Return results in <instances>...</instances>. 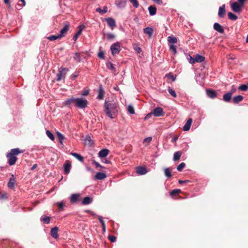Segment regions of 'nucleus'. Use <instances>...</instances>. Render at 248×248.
Instances as JSON below:
<instances>
[{"label": "nucleus", "instance_id": "f257e3e1", "mask_svg": "<svg viewBox=\"0 0 248 248\" xmlns=\"http://www.w3.org/2000/svg\"><path fill=\"white\" fill-rule=\"evenodd\" d=\"M104 111L107 116L111 119L115 118L118 113V106L114 101L106 99L104 103Z\"/></svg>", "mask_w": 248, "mask_h": 248}, {"label": "nucleus", "instance_id": "f03ea898", "mask_svg": "<svg viewBox=\"0 0 248 248\" xmlns=\"http://www.w3.org/2000/svg\"><path fill=\"white\" fill-rule=\"evenodd\" d=\"M23 152V151H20L18 148L11 149L6 155V157L9 158L8 163L9 165L13 166L15 164L17 160L16 155Z\"/></svg>", "mask_w": 248, "mask_h": 248}, {"label": "nucleus", "instance_id": "7ed1b4c3", "mask_svg": "<svg viewBox=\"0 0 248 248\" xmlns=\"http://www.w3.org/2000/svg\"><path fill=\"white\" fill-rule=\"evenodd\" d=\"M88 104V101L85 99L82 98H76V104L75 106L80 108H85Z\"/></svg>", "mask_w": 248, "mask_h": 248}, {"label": "nucleus", "instance_id": "20e7f679", "mask_svg": "<svg viewBox=\"0 0 248 248\" xmlns=\"http://www.w3.org/2000/svg\"><path fill=\"white\" fill-rule=\"evenodd\" d=\"M68 70V69L66 68H61V69H60L57 74V81H59L62 79H64Z\"/></svg>", "mask_w": 248, "mask_h": 248}, {"label": "nucleus", "instance_id": "39448f33", "mask_svg": "<svg viewBox=\"0 0 248 248\" xmlns=\"http://www.w3.org/2000/svg\"><path fill=\"white\" fill-rule=\"evenodd\" d=\"M111 54L113 56L119 53L121 51L120 44L119 42H116L110 46Z\"/></svg>", "mask_w": 248, "mask_h": 248}, {"label": "nucleus", "instance_id": "423d86ee", "mask_svg": "<svg viewBox=\"0 0 248 248\" xmlns=\"http://www.w3.org/2000/svg\"><path fill=\"white\" fill-rule=\"evenodd\" d=\"M244 5L237 2H231V7L232 10L235 13H240L242 11L241 8Z\"/></svg>", "mask_w": 248, "mask_h": 248}, {"label": "nucleus", "instance_id": "0eeeda50", "mask_svg": "<svg viewBox=\"0 0 248 248\" xmlns=\"http://www.w3.org/2000/svg\"><path fill=\"white\" fill-rule=\"evenodd\" d=\"M153 114L155 117L162 116L163 115V109L162 108L157 107L154 109Z\"/></svg>", "mask_w": 248, "mask_h": 248}, {"label": "nucleus", "instance_id": "6e6552de", "mask_svg": "<svg viewBox=\"0 0 248 248\" xmlns=\"http://www.w3.org/2000/svg\"><path fill=\"white\" fill-rule=\"evenodd\" d=\"M106 21L107 22L108 26L111 28V29H113L116 26V22L115 20L112 17H108L105 18Z\"/></svg>", "mask_w": 248, "mask_h": 248}, {"label": "nucleus", "instance_id": "1a4fd4ad", "mask_svg": "<svg viewBox=\"0 0 248 248\" xmlns=\"http://www.w3.org/2000/svg\"><path fill=\"white\" fill-rule=\"evenodd\" d=\"M16 183V181L14 175L12 174L7 184V186L10 189H14Z\"/></svg>", "mask_w": 248, "mask_h": 248}, {"label": "nucleus", "instance_id": "9d476101", "mask_svg": "<svg viewBox=\"0 0 248 248\" xmlns=\"http://www.w3.org/2000/svg\"><path fill=\"white\" fill-rule=\"evenodd\" d=\"M64 104L65 106H66L68 107H70L72 104H74L75 106L76 98L72 96L71 98L67 99L66 100H65Z\"/></svg>", "mask_w": 248, "mask_h": 248}, {"label": "nucleus", "instance_id": "9b49d317", "mask_svg": "<svg viewBox=\"0 0 248 248\" xmlns=\"http://www.w3.org/2000/svg\"><path fill=\"white\" fill-rule=\"evenodd\" d=\"M206 94L210 98H215L217 95V93L212 89H207L206 91Z\"/></svg>", "mask_w": 248, "mask_h": 248}, {"label": "nucleus", "instance_id": "f8f14e48", "mask_svg": "<svg viewBox=\"0 0 248 248\" xmlns=\"http://www.w3.org/2000/svg\"><path fill=\"white\" fill-rule=\"evenodd\" d=\"M58 231V227L55 226L52 228L50 231L51 236L55 239H57L59 237Z\"/></svg>", "mask_w": 248, "mask_h": 248}, {"label": "nucleus", "instance_id": "ddd939ff", "mask_svg": "<svg viewBox=\"0 0 248 248\" xmlns=\"http://www.w3.org/2000/svg\"><path fill=\"white\" fill-rule=\"evenodd\" d=\"M71 168V163L70 161L66 160L63 165V169L65 173H69Z\"/></svg>", "mask_w": 248, "mask_h": 248}, {"label": "nucleus", "instance_id": "4468645a", "mask_svg": "<svg viewBox=\"0 0 248 248\" xmlns=\"http://www.w3.org/2000/svg\"><path fill=\"white\" fill-rule=\"evenodd\" d=\"M214 29L220 33L224 32L223 27L218 23H215L213 25Z\"/></svg>", "mask_w": 248, "mask_h": 248}, {"label": "nucleus", "instance_id": "2eb2a0df", "mask_svg": "<svg viewBox=\"0 0 248 248\" xmlns=\"http://www.w3.org/2000/svg\"><path fill=\"white\" fill-rule=\"evenodd\" d=\"M127 1L126 0H116L115 4L119 8H124L125 7Z\"/></svg>", "mask_w": 248, "mask_h": 248}, {"label": "nucleus", "instance_id": "dca6fc26", "mask_svg": "<svg viewBox=\"0 0 248 248\" xmlns=\"http://www.w3.org/2000/svg\"><path fill=\"white\" fill-rule=\"evenodd\" d=\"M109 151L107 149H104L100 150L98 154V157L100 158H104L106 157L109 154Z\"/></svg>", "mask_w": 248, "mask_h": 248}, {"label": "nucleus", "instance_id": "f3484780", "mask_svg": "<svg viewBox=\"0 0 248 248\" xmlns=\"http://www.w3.org/2000/svg\"><path fill=\"white\" fill-rule=\"evenodd\" d=\"M136 172L139 175H144L147 172V170L145 167L139 166L136 168Z\"/></svg>", "mask_w": 248, "mask_h": 248}, {"label": "nucleus", "instance_id": "a211bd4d", "mask_svg": "<svg viewBox=\"0 0 248 248\" xmlns=\"http://www.w3.org/2000/svg\"><path fill=\"white\" fill-rule=\"evenodd\" d=\"M225 7V4H223L219 8L218 15L220 18L224 17L225 15L226 10Z\"/></svg>", "mask_w": 248, "mask_h": 248}, {"label": "nucleus", "instance_id": "6ab92c4d", "mask_svg": "<svg viewBox=\"0 0 248 248\" xmlns=\"http://www.w3.org/2000/svg\"><path fill=\"white\" fill-rule=\"evenodd\" d=\"M192 123V119L190 118L187 120V122L183 126V129L185 131H188L190 129V126Z\"/></svg>", "mask_w": 248, "mask_h": 248}, {"label": "nucleus", "instance_id": "aec40b11", "mask_svg": "<svg viewBox=\"0 0 248 248\" xmlns=\"http://www.w3.org/2000/svg\"><path fill=\"white\" fill-rule=\"evenodd\" d=\"M69 29V25L68 24H66L64 25L63 28L60 31V33L59 34V36L60 38L64 36L67 31H68Z\"/></svg>", "mask_w": 248, "mask_h": 248}, {"label": "nucleus", "instance_id": "412c9836", "mask_svg": "<svg viewBox=\"0 0 248 248\" xmlns=\"http://www.w3.org/2000/svg\"><path fill=\"white\" fill-rule=\"evenodd\" d=\"M104 96V91L103 89L102 86L100 85L99 87L98 93L97 98L99 100H102Z\"/></svg>", "mask_w": 248, "mask_h": 248}, {"label": "nucleus", "instance_id": "4be33fe9", "mask_svg": "<svg viewBox=\"0 0 248 248\" xmlns=\"http://www.w3.org/2000/svg\"><path fill=\"white\" fill-rule=\"evenodd\" d=\"M153 29L151 27H147L143 29V33L148 35L149 37L150 38L153 34Z\"/></svg>", "mask_w": 248, "mask_h": 248}, {"label": "nucleus", "instance_id": "5701e85b", "mask_svg": "<svg viewBox=\"0 0 248 248\" xmlns=\"http://www.w3.org/2000/svg\"><path fill=\"white\" fill-rule=\"evenodd\" d=\"M244 99V97L242 95H238L234 96L232 98V102L234 104H237L241 102Z\"/></svg>", "mask_w": 248, "mask_h": 248}, {"label": "nucleus", "instance_id": "b1692460", "mask_svg": "<svg viewBox=\"0 0 248 248\" xmlns=\"http://www.w3.org/2000/svg\"><path fill=\"white\" fill-rule=\"evenodd\" d=\"M79 197V195L78 194H73L71 195L70 200V202L72 203H76L77 202Z\"/></svg>", "mask_w": 248, "mask_h": 248}, {"label": "nucleus", "instance_id": "393cba45", "mask_svg": "<svg viewBox=\"0 0 248 248\" xmlns=\"http://www.w3.org/2000/svg\"><path fill=\"white\" fill-rule=\"evenodd\" d=\"M106 177L107 175L105 173L101 172H97L95 176V179L97 180H103Z\"/></svg>", "mask_w": 248, "mask_h": 248}, {"label": "nucleus", "instance_id": "a878e982", "mask_svg": "<svg viewBox=\"0 0 248 248\" xmlns=\"http://www.w3.org/2000/svg\"><path fill=\"white\" fill-rule=\"evenodd\" d=\"M70 155L76 158L78 160L81 162H84V158L80 155L74 152H71Z\"/></svg>", "mask_w": 248, "mask_h": 248}, {"label": "nucleus", "instance_id": "bb28decb", "mask_svg": "<svg viewBox=\"0 0 248 248\" xmlns=\"http://www.w3.org/2000/svg\"><path fill=\"white\" fill-rule=\"evenodd\" d=\"M232 95L231 94V93H229L228 92L226 93H225L223 95V100L224 101L226 102H229L230 101L231 98H232Z\"/></svg>", "mask_w": 248, "mask_h": 248}, {"label": "nucleus", "instance_id": "cd10ccee", "mask_svg": "<svg viewBox=\"0 0 248 248\" xmlns=\"http://www.w3.org/2000/svg\"><path fill=\"white\" fill-rule=\"evenodd\" d=\"M93 201V199L90 197H86L83 198L82 201L83 205H87L91 203Z\"/></svg>", "mask_w": 248, "mask_h": 248}, {"label": "nucleus", "instance_id": "c85d7f7f", "mask_svg": "<svg viewBox=\"0 0 248 248\" xmlns=\"http://www.w3.org/2000/svg\"><path fill=\"white\" fill-rule=\"evenodd\" d=\"M84 143L86 145H89L90 146L93 145V141L92 140L90 136L87 135L86 136L85 138L84 139Z\"/></svg>", "mask_w": 248, "mask_h": 248}, {"label": "nucleus", "instance_id": "c756f323", "mask_svg": "<svg viewBox=\"0 0 248 248\" xmlns=\"http://www.w3.org/2000/svg\"><path fill=\"white\" fill-rule=\"evenodd\" d=\"M79 30L78 31V32L75 34V35L73 37V40L74 41H76L78 39V36L81 34V32H82V31L83 30V28H82L81 26L80 25L79 26Z\"/></svg>", "mask_w": 248, "mask_h": 248}, {"label": "nucleus", "instance_id": "7c9ffc66", "mask_svg": "<svg viewBox=\"0 0 248 248\" xmlns=\"http://www.w3.org/2000/svg\"><path fill=\"white\" fill-rule=\"evenodd\" d=\"M98 220H99L100 223H101V227L102 228V231L103 232H104L106 231V225H105V222L103 220L102 217L101 216H98Z\"/></svg>", "mask_w": 248, "mask_h": 248}, {"label": "nucleus", "instance_id": "2f4dec72", "mask_svg": "<svg viewBox=\"0 0 248 248\" xmlns=\"http://www.w3.org/2000/svg\"><path fill=\"white\" fill-rule=\"evenodd\" d=\"M205 58L199 54H196L195 57V62H202L204 61Z\"/></svg>", "mask_w": 248, "mask_h": 248}, {"label": "nucleus", "instance_id": "473e14b6", "mask_svg": "<svg viewBox=\"0 0 248 248\" xmlns=\"http://www.w3.org/2000/svg\"><path fill=\"white\" fill-rule=\"evenodd\" d=\"M148 10L151 16H154L156 13V8L154 6H150L148 7Z\"/></svg>", "mask_w": 248, "mask_h": 248}, {"label": "nucleus", "instance_id": "72a5a7b5", "mask_svg": "<svg viewBox=\"0 0 248 248\" xmlns=\"http://www.w3.org/2000/svg\"><path fill=\"white\" fill-rule=\"evenodd\" d=\"M41 220L45 224H49L50 222V218L46 216H43L41 217Z\"/></svg>", "mask_w": 248, "mask_h": 248}, {"label": "nucleus", "instance_id": "f704fd0d", "mask_svg": "<svg viewBox=\"0 0 248 248\" xmlns=\"http://www.w3.org/2000/svg\"><path fill=\"white\" fill-rule=\"evenodd\" d=\"M182 155V153L180 151H177L174 153L173 155V161H176L179 160L181 156Z\"/></svg>", "mask_w": 248, "mask_h": 248}, {"label": "nucleus", "instance_id": "c9c22d12", "mask_svg": "<svg viewBox=\"0 0 248 248\" xmlns=\"http://www.w3.org/2000/svg\"><path fill=\"white\" fill-rule=\"evenodd\" d=\"M168 41L171 44H175L177 42V38L173 36H170L168 37Z\"/></svg>", "mask_w": 248, "mask_h": 248}, {"label": "nucleus", "instance_id": "e433bc0d", "mask_svg": "<svg viewBox=\"0 0 248 248\" xmlns=\"http://www.w3.org/2000/svg\"><path fill=\"white\" fill-rule=\"evenodd\" d=\"M96 11L101 14H104L107 12L108 7L107 6H104L103 7V9H101V8L98 7L96 9Z\"/></svg>", "mask_w": 248, "mask_h": 248}, {"label": "nucleus", "instance_id": "4c0bfd02", "mask_svg": "<svg viewBox=\"0 0 248 248\" xmlns=\"http://www.w3.org/2000/svg\"><path fill=\"white\" fill-rule=\"evenodd\" d=\"M228 18L230 20H232V21L236 20L238 18L237 16H236L235 15H234V14H233L232 12H229L228 13Z\"/></svg>", "mask_w": 248, "mask_h": 248}, {"label": "nucleus", "instance_id": "58836bf2", "mask_svg": "<svg viewBox=\"0 0 248 248\" xmlns=\"http://www.w3.org/2000/svg\"><path fill=\"white\" fill-rule=\"evenodd\" d=\"M164 173H165V175L167 178H170L172 176L170 170V168H166L164 169Z\"/></svg>", "mask_w": 248, "mask_h": 248}, {"label": "nucleus", "instance_id": "ea45409f", "mask_svg": "<svg viewBox=\"0 0 248 248\" xmlns=\"http://www.w3.org/2000/svg\"><path fill=\"white\" fill-rule=\"evenodd\" d=\"M106 66L108 69H110L112 71H115V68L114 66V64L112 62H107Z\"/></svg>", "mask_w": 248, "mask_h": 248}, {"label": "nucleus", "instance_id": "a19ab883", "mask_svg": "<svg viewBox=\"0 0 248 248\" xmlns=\"http://www.w3.org/2000/svg\"><path fill=\"white\" fill-rule=\"evenodd\" d=\"M74 59L78 62H80L81 61V56L79 53H76L74 56Z\"/></svg>", "mask_w": 248, "mask_h": 248}, {"label": "nucleus", "instance_id": "79ce46f5", "mask_svg": "<svg viewBox=\"0 0 248 248\" xmlns=\"http://www.w3.org/2000/svg\"><path fill=\"white\" fill-rule=\"evenodd\" d=\"M127 111L131 114H134L135 113V110L134 107L131 105H129L128 106Z\"/></svg>", "mask_w": 248, "mask_h": 248}, {"label": "nucleus", "instance_id": "37998d69", "mask_svg": "<svg viewBox=\"0 0 248 248\" xmlns=\"http://www.w3.org/2000/svg\"><path fill=\"white\" fill-rule=\"evenodd\" d=\"M46 134L47 136L52 140H54L55 139L54 136L53 134L49 131V130H46Z\"/></svg>", "mask_w": 248, "mask_h": 248}, {"label": "nucleus", "instance_id": "c03bdc74", "mask_svg": "<svg viewBox=\"0 0 248 248\" xmlns=\"http://www.w3.org/2000/svg\"><path fill=\"white\" fill-rule=\"evenodd\" d=\"M170 50L175 55L177 53L176 46L174 45H170L169 46Z\"/></svg>", "mask_w": 248, "mask_h": 248}, {"label": "nucleus", "instance_id": "a18cd8bd", "mask_svg": "<svg viewBox=\"0 0 248 248\" xmlns=\"http://www.w3.org/2000/svg\"><path fill=\"white\" fill-rule=\"evenodd\" d=\"M60 37L59 34L57 35H51L47 37V39L50 41H55L57 39H60Z\"/></svg>", "mask_w": 248, "mask_h": 248}, {"label": "nucleus", "instance_id": "49530a36", "mask_svg": "<svg viewBox=\"0 0 248 248\" xmlns=\"http://www.w3.org/2000/svg\"><path fill=\"white\" fill-rule=\"evenodd\" d=\"M181 192V190L179 189H173L170 193L171 196L173 197L174 196L179 194Z\"/></svg>", "mask_w": 248, "mask_h": 248}, {"label": "nucleus", "instance_id": "de8ad7c7", "mask_svg": "<svg viewBox=\"0 0 248 248\" xmlns=\"http://www.w3.org/2000/svg\"><path fill=\"white\" fill-rule=\"evenodd\" d=\"M129 1L135 8H138L139 7V4L138 0H129Z\"/></svg>", "mask_w": 248, "mask_h": 248}, {"label": "nucleus", "instance_id": "09e8293b", "mask_svg": "<svg viewBox=\"0 0 248 248\" xmlns=\"http://www.w3.org/2000/svg\"><path fill=\"white\" fill-rule=\"evenodd\" d=\"M168 92L170 93V94L173 97H176V93H175V91L173 90L172 89H171L170 87L168 88Z\"/></svg>", "mask_w": 248, "mask_h": 248}, {"label": "nucleus", "instance_id": "8fccbe9b", "mask_svg": "<svg viewBox=\"0 0 248 248\" xmlns=\"http://www.w3.org/2000/svg\"><path fill=\"white\" fill-rule=\"evenodd\" d=\"M186 164L184 162L181 163L177 167V170L179 171H181L183 168L185 167Z\"/></svg>", "mask_w": 248, "mask_h": 248}, {"label": "nucleus", "instance_id": "3c124183", "mask_svg": "<svg viewBox=\"0 0 248 248\" xmlns=\"http://www.w3.org/2000/svg\"><path fill=\"white\" fill-rule=\"evenodd\" d=\"M187 59L190 63L194 64L195 63V58H192L190 55L187 56Z\"/></svg>", "mask_w": 248, "mask_h": 248}, {"label": "nucleus", "instance_id": "603ef678", "mask_svg": "<svg viewBox=\"0 0 248 248\" xmlns=\"http://www.w3.org/2000/svg\"><path fill=\"white\" fill-rule=\"evenodd\" d=\"M152 140V138L151 137H147L144 139L143 143L144 144H148Z\"/></svg>", "mask_w": 248, "mask_h": 248}, {"label": "nucleus", "instance_id": "864d4df0", "mask_svg": "<svg viewBox=\"0 0 248 248\" xmlns=\"http://www.w3.org/2000/svg\"><path fill=\"white\" fill-rule=\"evenodd\" d=\"M57 204L58 205L59 210L60 211L62 210L64 206V202L62 201L61 202H58Z\"/></svg>", "mask_w": 248, "mask_h": 248}, {"label": "nucleus", "instance_id": "5fc2aeb1", "mask_svg": "<svg viewBox=\"0 0 248 248\" xmlns=\"http://www.w3.org/2000/svg\"><path fill=\"white\" fill-rule=\"evenodd\" d=\"M115 38V35L111 33L107 34V38L108 40H112Z\"/></svg>", "mask_w": 248, "mask_h": 248}, {"label": "nucleus", "instance_id": "6e6d98bb", "mask_svg": "<svg viewBox=\"0 0 248 248\" xmlns=\"http://www.w3.org/2000/svg\"><path fill=\"white\" fill-rule=\"evenodd\" d=\"M108 239L111 242H115L116 241V237L114 235H109L108 236Z\"/></svg>", "mask_w": 248, "mask_h": 248}, {"label": "nucleus", "instance_id": "4d7b16f0", "mask_svg": "<svg viewBox=\"0 0 248 248\" xmlns=\"http://www.w3.org/2000/svg\"><path fill=\"white\" fill-rule=\"evenodd\" d=\"M93 164H94L96 168H98V167L100 168H103L102 166H101L98 162H96L95 160L93 161Z\"/></svg>", "mask_w": 248, "mask_h": 248}, {"label": "nucleus", "instance_id": "13d9d810", "mask_svg": "<svg viewBox=\"0 0 248 248\" xmlns=\"http://www.w3.org/2000/svg\"><path fill=\"white\" fill-rule=\"evenodd\" d=\"M57 136H58V138L59 139V140L61 141L63 140L64 138V136L60 132H57Z\"/></svg>", "mask_w": 248, "mask_h": 248}, {"label": "nucleus", "instance_id": "bf43d9fd", "mask_svg": "<svg viewBox=\"0 0 248 248\" xmlns=\"http://www.w3.org/2000/svg\"><path fill=\"white\" fill-rule=\"evenodd\" d=\"M236 92V89L234 87V85H232V86L231 90L230 92H229V93H231V94L232 95L235 92Z\"/></svg>", "mask_w": 248, "mask_h": 248}, {"label": "nucleus", "instance_id": "052dcab7", "mask_svg": "<svg viewBox=\"0 0 248 248\" xmlns=\"http://www.w3.org/2000/svg\"><path fill=\"white\" fill-rule=\"evenodd\" d=\"M98 56L99 58L102 59H104L105 58L104 53L103 52H100L99 53H98Z\"/></svg>", "mask_w": 248, "mask_h": 248}, {"label": "nucleus", "instance_id": "680f3d73", "mask_svg": "<svg viewBox=\"0 0 248 248\" xmlns=\"http://www.w3.org/2000/svg\"><path fill=\"white\" fill-rule=\"evenodd\" d=\"M78 76V74L77 73H74L73 74H72V75L71 76V78L72 79V80H74Z\"/></svg>", "mask_w": 248, "mask_h": 248}, {"label": "nucleus", "instance_id": "e2e57ef3", "mask_svg": "<svg viewBox=\"0 0 248 248\" xmlns=\"http://www.w3.org/2000/svg\"><path fill=\"white\" fill-rule=\"evenodd\" d=\"M85 212L87 213H89L90 214H91V215H93V216H95L96 214L95 213H94L93 211H91V210H86Z\"/></svg>", "mask_w": 248, "mask_h": 248}, {"label": "nucleus", "instance_id": "0e129e2a", "mask_svg": "<svg viewBox=\"0 0 248 248\" xmlns=\"http://www.w3.org/2000/svg\"><path fill=\"white\" fill-rule=\"evenodd\" d=\"M102 162L104 163L108 164H110L111 163L110 160L106 159H104L102 160Z\"/></svg>", "mask_w": 248, "mask_h": 248}, {"label": "nucleus", "instance_id": "69168bd1", "mask_svg": "<svg viewBox=\"0 0 248 248\" xmlns=\"http://www.w3.org/2000/svg\"><path fill=\"white\" fill-rule=\"evenodd\" d=\"M135 51L138 53H140L141 51V49L140 47H137L135 48Z\"/></svg>", "mask_w": 248, "mask_h": 248}, {"label": "nucleus", "instance_id": "338daca9", "mask_svg": "<svg viewBox=\"0 0 248 248\" xmlns=\"http://www.w3.org/2000/svg\"><path fill=\"white\" fill-rule=\"evenodd\" d=\"M89 93V92L88 90H86V91H85L84 92H83L82 93H81V95H83V96H86Z\"/></svg>", "mask_w": 248, "mask_h": 248}, {"label": "nucleus", "instance_id": "774afa93", "mask_svg": "<svg viewBox=\"0 0 248 248\" xmlns=\"http://www.w3.org/2000/svg\"><path fill=\"white\" fill-rule=\"evenodd\" d=\"M153 114V113H148L145 117V119L147 120L148 119H149V118H150L152 116V115Z\"/></svg>", "mask_w": 248, "mask_h": 248}]
</instances>
